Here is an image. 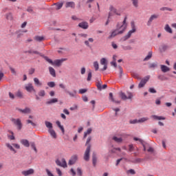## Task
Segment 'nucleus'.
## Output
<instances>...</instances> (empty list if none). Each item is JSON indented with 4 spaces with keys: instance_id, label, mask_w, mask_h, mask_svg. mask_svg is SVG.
Wrapping results in <instances>:
<instances>
[{
    "instance_id": "nucleus-31",
    "label": "nucleus",
    "mask_w": 176,
    "mask_h": 176,
    "mask_svg": "<svg viewBox=\"0 0 176 176\" xmlns=\"http://www.w3.org/2000/svg\"><path fill=\"white\" fill-rule=\"evenodd\" d=\"M26 53H29V54H38L39 56H41V52L34 50H30L26 52Z\"/></svg>"
},
{
    "instance_id": "nucleus-19",
    "label": "nucleus",
    "mask_w": 176,
    "mask_h": 176,
    "mask_svg": "<svg viewBox=\"0 0 176 176\" xmlns=\"http://www.w3.org/2000/svg\"><path fill=\"white\" fill-rule=\"evenodd\" d=\"M65 8H71L72 9H75V2L74 1H67L65 3Z\"/></svg>"
},
{
    "instance_id": "nucleus-5",
    "label": "nucleus",
    "mask_w": 176,
    "mask_h": 176,
    "mask_svg": "<svg viewBox=\"0 0 176 176\" xmlns=\"http://www.w3.org/2000/svg\"><path fill=\"white\" fill-rule=\"evenodd\" d=\"M91 148V145L88 144L86 151L85 152L84 154V160H85V162H89V160H90V149Z\"/></svg>"
},
{
    "instance_id": "nucleus-51",
    "label": "nucleus",
    "mask_w": 176,
    "mask_h": 176,
    "mask_svg": "<svg viewBox=\"0 0 176 176\" xmlns=\"http://www.w3.org/2000/svg\"><path fill=\"white\" fill-rule=\"evenodd\" d=\"M47 86L49 87H54L56 86V82H53V81H51V82H48L47 83Z\"/></svg>"
},
{
    "instance_id": "nucleus-41",
    "label": "nucleus",
    "mask_w": 176,
    "mask_h": 176,
    "mask_svg": "<svg viewBox=\"0 0 176 176\" xmlns=\"http://www.w3.org/2000/svg\"><path fill=\"white\" fill-rule=\"evenodd\" d=\"M92 129L91 128H89L86 132L84 133V138H86L89 134H91Z\"/></svg>"
},
{
    "instance_id": "nucleus-29",
    "label": "nucleus",
    "mask_w": 176,
    "mask_h": 176,
    "mask_svg": "<svg viewBox=\"0 0 176 176\" xmlns=\"http://www.w3.org/2000/svg\"><path fill=\"white\" fill-rule=\"evenodd\" d=\"M38 97H41V98L45 97L46 96V91H45V89H41L38 92Z\"/></svg>"
},
{
    "instance_id": "nucleus-58",
    "label": "nucleus",
    "mask_w": 176,
    "mask_h": 176,
    "mask_svg": "<svg viewBox=\"0 0 176 176\" xmlns=\"http://www.w3.org/2000/svg\"><path fill=\"white\" fill-rule=\"evenodd\" d=\"M148 91H149V93H151L153 94H155L157 93L156 89H155V88H152V87L148 89Z\"/></svg>"
},
{
    "instance_id": "nucleus-55",
    "label": "nucleus",
    "mask_w": 176,
    "mask_h": 176,
    "mask_svg": "<svg viewBox=\"0 0 176 176\" xmlns=\"http://www.w3.org/2000/svg\"><path fill=\"white\" fill-rule=\"evenodd\" d=\"M129 123H130V124H137V123H140V122H139L138 120L135 119V120H131L129 121Z\"/></svg>"
},
{
    "instance_id": "nucleus-10",
    "label": "nucleus",
    "mask_w": 176,
    "mask_h": 176,
    "mask_svg": "<svg viewBox=\"0 0 176 176\" xmlns=\"http://www.w3.org/2000/svg\"><path fill=\"white\" fill-rule=\"evenodd\" d=\"M12 122H14V124H16L19 130H21V127H23V124H21V120L20 119H12Z\"/></svg>"
},
{
    "instance_id": "nucleus-37",
    "label": "nucleus",
    "mask_w": 176,
    "mask_h": 176,
    "mask_svg": "<svg viewBox=\"0 0 176 176\" xmlns=\"http://www.w3.org/2000/svg\"><path fill=\"white\" fill-rule=\"evenodd\" d=\"M122 49L124 50H133V47L130 45H122L121 46Z\"/></svg>"
},
{
    "instance_id": "nucleus-13",
    "label": "nucleus",
    "mask_w": 176,
    "mask_h": 176,
    "mask_svg": "<svg viewBox=\"0 0 176 176\" xmlns=\"http://www.w3.org/2000/svg\"><path fill=\"white\" fill-rule=\"evenodd\" d=\"M64 61H67V58L57 59L54 61L52 65H56V67H60Z\"/></svg>"
},
{
    "instance_id": "nucleus-35",
    "label": "nucleus",
    "mask_w": 176,
    "mask_h": 176,
    "mask_svg": "<svg viewBox=\"0 0 176 176\" xmlns=\"http://www.w3.org/2000/svg\"><path fill=\"white\" fill-rule=\"evenodd\" d=\"M162 12H166V10H168V12H173V8H168V7H162L160 9Z\"/></svg>"
},
{
    "instance_id": "nucleus-54",
    "label": "nucleus",
    "mask_w": 176,
    "mask_h": 176,
    "mask_svg": "<svg viewBox=\"0 0 176 176\" xmlns=\"http://www.w3.org/2000/svg\"><path fill=\"white\" fill-rule=\"evenodd\" d=\"M116 30L118 31H122V34L124 32V31H126V30H123V28H122V25H120L119 24H117Z\"/></svg>"
},
{
    "instance_id": "nucleus-49",
    "label": "nucleus",
    "mask_w": 176,
    "mask_h": 176,
    "mask_svg": "<svg viewBox=\"0 0 176 176\" xmlns=\"http://www.w3.org/2000/svg\"><path fill=\"white\" fill-rule=\"evenodd\" d=\"M94 67L96 71H97L98 69H100V66L98 65V61H94Z\"/></svg>"
},
{
    "instance_id": "nucleus-4",
    "label": "nucleus",
    "mask_w": 176,
    "mask_h": 176,
    "mask_svg": "<svg viewBox=\"0 0 176 176\" xmlns=\"http://www.w3.org/2000/svg\"><path fill=\"white\" fill-rule=\"evenodd\" d=\"M160 15L159 14H153L150 16L148 21H147V26L148 27H151V25H152V23H153V21H155V20H157V19H159Z\"/></svg>"
},
{
    "instance_id": "nucleus-62",
    "label": "nucleus",
    "mask_w": 176,
    "mask_h": 176,
    "mask_svg": "<svg viewBox=\"0 0 176 176\" xmlns=\"http://www.w3.org/2000/svg\"><path fill=\"white\" fill-rule=\"evenodd\" d=\"M45 171L47 176H54V175H53V173H52V172L49 169H45Z\"/></svg>"
},
{
    "instance_id": "nucleus-45",
    "label": "nucleus",
    "mask_w": 176,
    "mask_h": 176,
    "mask_svg": "<svg viewBox=\"0 0 176 176\" xmlns=\"http://www.w3.org/2000/svg\"><path fill=\"white\" fill-rule=\"evenodd\" d=\"M6 18L7 19V20H12L13 19V15L11 12L7 13L6 14Z\"/></svg>"
},
{
    "instance_id": "nucleus-2",
    "label": "nucleus",
    "mask_w": 176,
    "mask_h": 176,
    "mask_svg": "<svg viewBox=\"0 0 176 176\" xmlns=\"http://www.w3.org/2000/svg\"><path fill=\"white\" fill-rule=\"evenodd\" d=\"M45 127L48 129V133L50 134L52 138H57V133H56V131L53 129V124L49 121H45Z\"/></svg>"
},
{
    "instance_id": "nucleus-30",
    "label": "nucleus",
    "mask_w": 176,
    "mask_h": 176,
    "mask_svg": "<svg viewBox=\"0 0 176 176\" xmlns=\"http://www.w3.org/2000/svg\"><path fill=\"white\" fill-rule=\"evenodd\" d=\"M148 68L150 69H155V68H157V62H154L153 63H150L148 65Z\"/></svg>"
},
{
    "instance_id": "nucleus-22",
    "label": "nucleus",
    "mask_w": 176,
    "mask_h": 176,
    "mask_svg": "<svg viewBox=\"0 0 176 176\" xmlns=\"http://www.w3.org/2000/svg\"><path fill=\"white\" fill-rule=\"evenodd\" d=\"M93 42H94V38H88V40L85 41L84 42L85 46H87V47H90V43H93Z\"/></svg>"
},
{
    "instance_id": "nucleus-39",
    "label": "nucleus",
    "mask_w": 176,
    "mask_h": 176,
    "mask_svg": "<svg viewBox=\"0 0 176 176\" xmlns=\"http://www.w3.org/2000/svg\"><path fill=\"white\" fill-rule=\"evenodd\" d=\"M118 69H119V78L120 79H122V78H123V68L119 66Z\"/></svg>"
},
{
    "instance_id": "nucleus-61",
    "label": "nucleus",
    "mask_w": 176,
    "mask_h": 176,
    "mask_svg": "<svg viewBox=\"0 0 176 176\" xmlns=\"http://www.w3.org/2000/svg\"><path fill=\"white\" fill-rule=\"evenodd\" d=\"M90 141H91V136L88 137V138H87V142H86V144H85V145H86L87 146H88L89 145H90V144H90Z\"/></svg>"
},
{
    "instance_id": "nucleus-6",
    "label": "nucleus",
    "mask_w": 176,
    "mask_h": 176,
    "mask_svg": "<svg viewBox=\"0 0 176 176\" xmlns=\"http://www.w3.org/2000/svg\"><path fill=\"white\" fill-rule=\"evenodd\" d=\"M150 78L151 77L149 76H147L144 77L143 79H142L138 85L139 89L144 87V86H145V85H146V82H148V80H149Z\"/></svg>"
},
{
    "instance_id": "nucleus-38",
    "label": "nucleus",
    "mask_w": 176,
    "mask_h": 176,
    "mask_svg": "<svg viewBox=\"0 0 176 176\" xmlns=\"http://www.w3.org/2000/svg\"><path fill=\"white\" fill-rule=\"evenodd\" d=\"M157 78L160 80H168V78H167V77L164 76V75H163V74L158 75Z\"/></svg>"
},
{
    "instance_id": "nucleus-40",
    "label": "nucleus",
    "mask_w": 176,
    "mask_h": 176,
    "mask_svg": "<svg viewBox=\"0 0 176 176\" xmlns=\"http://www.w3.org/2000/svg\"><path fill=\"white\" fill-rule=\"evenodd\" d=\"M16 97H18L19 98H23V92L21 91L18 90L15 94Z\"/></svg>"
},
{
    "instance_id": "nucleus-64",
    "label": "nucleus",
    "mask_w": 176,
    "mask_h": 176,
    "mask_svg": "<svg viewBox=\"0 0 176 176\" xmlns=\"http://www.w3.org/2000/svg\"><path fill=\"white\" fill-rule=\"evenodd\" d=\"M111 46H112L113 49H115V50L118 49V45L116 43H115V42L111 43Z\"/></svg>"
},
{
    "instance_id": "nucleus-1",
    "label": "nucleus",
    "mask_w": 176,
    "mask_h": 176,
    "mask_svg": "<svg viewBox=\"0 0 176 176\" xmlns=\"http://www.w3.org/2000/svg\"><path fill=\"white\" fill-rule=\"evenodd\" d=\"M59 87L60 89H63V90H64L65 93L66 94H68V96L71 98H76V94H78V91H76V90L74 89V90H73V91H68V89H67V86H65V85H64L63 83H60Z\"/></svg>"
},
{
    "instance_id": "nucleus-17",
    "label": "nucleus",
    "mask_w": 176,
    "mask_h": 176,
    "mask_svg": "<svg viewBox=\"0 0 176 176\" xmlns=\"http://www.w3.org/2000/svg\"><path fill=\"white\" fill-rule=\"evenodd\" d=\"M109 100L112 102H115V104H120V101L115 100L113 98V94L112 92L109 93Z\"/></svg>"
},
{
    "instance_id": "nucleus-20",
    "label": "nucleus",
    "mask_w": 176,
    "mask_h": 176,
    "mask_svg": "<svg viewBox=\"0 0 176 176\" xmlns=\"http://www.w3.org/2000/svg\"><path fill=\"white\" fill-rule=\"evenodd\" d=\"M160 68H161L162 72H164V74H166V72H170V67H167L166 65H161Z\"/></svg>"
},
{
    "instance_id": "nucleus-34",
    "label": "nucleus",
    "mask_w": 176,
    "mask_h": 176,
    "mask_svg": "<svg viewBox=\"0 0 176 176\" xmlns=\"http://www.w3.org/2000/svg\"><path fill=\"white\" fill-rule=\"evenodd\" d=\"M44 39H45V37L42 36H34V41H36V42H42V41H43Z\"/></svg>"
},
{
    "instance_id": "nucleus-36",
    "label": "nucleus",
    "mask_w": 176,
    "mask_h": 176,
    "mask_svg": "<svg viewBox=\"0 0 176 176\" xmlns=\"http://www.w3.org/2000/svg\"><path fill=\"white\" fill-rule=\"evenodd\" d=\"M113 141H115V142L118 143H120L122 142V141H123V139L122 138H118L116 136L113 137Z\"/></svg>"
},
{
    "instance_id": "nucleus-43",
    "label": "nucleus",
    "mask_w": 176,
    "mask_h": 176,
    "mask_svg": "<svg viewBox=\"0 0 176 176\" xmlns=\"http://www.w3.org/2000/svg\"><path fill=\"white\" fill-rule=\"evenodd\" d=\"M133 140L134 141H140L142 146H145V142H144V140H142V139H140L138 138H134Z\"/></svg>"
},
{
    "instance_id": "nucleus-53",
    "label": "nucleus",
    "mask_w": 176,
    "mask_h": 176,
    "mask_svg": "<svg viewBox=\"0 0 176 176\" xmlns=\"http://www.w3.org/2000/svg\"><path fill=\"white\" fill-rule=\"evenodd\" d=\"M102 82H98L96 85L97 87H98V89L99 90H102Z\"/></svg>"
},
{
    "instance_id": "nucleus-47",
    "label": "nucleus",
    "mask_w": 176,
    "mask_h": 176,
    "mask_svg": "<svg viewBox=\"0 0 176 176\" xmlns=\"http://www.w3.org/2000/svg\"><path fill=\"white\" fill-rule=\"evenodd\" d=\"M6 146L9 148V149H10V151H12V152H14V153H16V150L13 148V146H12V145H10V144H9V143H7L6 144Z\"/></svg>"
},
{
    "instance_id": "nucleus-46",
    "label": "nucleus",
    "mask_w": 176,
    "mask_h": 176,
    "mask_svg": "<svg viewBox=\"0 0 176 176\" xmlns=\"http://www.w3.org/2000/svg\"><path fill=\"white\" fill-rule=\"evenodd\" d=\"M56 6V10H60V9H61V8H63V5H64L63 3H55Z\"/></svg>"
},
{
    "instance_id": "nucleus-48",
    "label": "nucleus",
    "mask_w": 176,
    "mask_h": 176,
    "mask_svg": "<svg viewBox=\"0 0 176 176\" xmlns=\"http://www.w3.org/2000/svg\"><path fill=\"white\" fill-rule=\"evenodd\" d=\"M26 123H27V124H30L32 126H33V127H36V124H35V122H32L31 120H27Z\"/></svg>"
},
{
    "instance_id": "nucleus-8",
    "label": "nucleus",
    "mask_w": 176,
    "mask_h": 176,
    "mask_svg": "<svg viewBox=\"0 0 176 176\" xmlns=\"http://www.w3.org/2000/svg\"><path fill=\"white\" fill-rule=\"evenodd\" d=\"M25 89L26 91H28V93H32V91H36L35 88H34V85H32V83L29 82L25 86Z\"/></svg>"
},
{
    "instance_id": "nucleus-12",
    "label": "nucleus",
    "mask_w": 176,
    "mask_h": 176,
    "mask_svg": "<svg viewBox=\"0 0 176 176\" xmlns=\"http://www.w3.org/2000/svg\"><path fill=\"white\" fill-rule=\"evenodd\" d=\"M77 160L78 156L76 155L72 156L68 162L69 166H72L73 164H75Z\"/></svg>"
},
{
    "instance_id": "nucleus-26",
    "label": "nucleus",
    "mask_w": 176,
    "mask_h": 176,
    "mask_svg": "<svg viewBox=\"0 0 176 176\" xmlns=\"http://www.w3.org/2000/svg\"><path fill=\"white\" fill-rule=\"evenodd\" d=\"M21 144H22V145H24L26 148H28L30 146V142L25 139L21 140Z\"/></svg>"
},
{
    "instance_id": "nucleus-23",
    "label": "nucleus",
    "mask_w": 176,
    "mask_h": 176,
    "mask_svg": "<svg viewBox=\"0 0 176 176\" xmlns=\"http://www.w3.org/2000/svg\"><path fill=\"white\" fill-rule=\"evenodd\" d=\"M56 102H58V98H52L50 99V100L46 102L47 105H52V104H56Z\"/></svg>"
},
{
    "instance_id": "nucleus-11",
    "label": "nucleus",
    "mask_w": 176,
    "mask_h": 176,
    "mask_svg": "<svg viewBox=\"0 0 176 176\" xmlns=\"http://www.w3.org/2000/svg\"><path fill=\"white\" fill-rule=\"evenodd\" d=\"M120 34H123V31H118L117 29H116L111 33V35L109 36V39H112V38H115L116 35H119Z\"/></svg>"
},
{
    "instance_id": "nucleus-7",
    "label": "nucleus",
    "mask_w": 176,
    "mask_h": 176,
    "mask_svg": "<svg viewBox=\"0 0 176 176\" xmlns=\"http://www.w3.org/2000/svg\"><path fill=\"white\" fill-rule=\"evenodd\" d=\"M56 163L57 166H59L60 167H63V168H65L67 167V161H65V159L63 158L61 161L60 160H57L56 161Z\"/></svg>"
},
{
    "instance_id": "nucleus-52",
    "label": "nucleus",
    "mask_w": 176,
    "mask_h": 176,
    "mask_svg": "<svg viewBox=\"0 0 176 176\" xmlns=\"http://www.w3.org/2000/svg\"><path fill=\"white\" fill-rule=\"evenodd\" d=\"M44 58H45V60L47 61V63L51 64V65H53L54 62H53V60H52V59L49 58V57H47V56H45Z\"/></svg>"
},
{
    "instance_id": "nucleus-57",
    "label": "nucleus",
    "mask_w": 176,
    "mask_h": 176,
    "mask_svg": "<svg viewBox=\"0 0 176 176\" xmlns=\"http://www.w3.org/2000/svg\"><path fill=\"white\" fill-rule=\"evenodd\" d=\"M126 94H127V98L128 100H131V98H133V93L130 92V91H126Z\"/></svg>"
},
{
    "instance_id": "nucleus-33",
    "label": "nucleus",
    "mask_w": 176,
    "mask_h": 176,
    "mask_svg": "<svg viewBox=\"0 0 176 176\" xmlns=\"http://www.w3.org/2000/svg\"><path fill=\"white\" fill-rule=\"evenodd\" d=\"M126 20H127V16H125L122 22V25H121V28H122V30H126V28H127V23H126Z\"/></svg>"
},
{
    "instance_id": "nucleus-18",
    "label": "nucleus",
    "mask_w": 176,
    "mask_h": 176,
    "mask_svg": "<svg viewBox=\"0 0 176 176\" xmlns=\"http://www.w3.org/2000/svg\"><path fill=\"white\" fill-rule=\"evenodd\" d=\"M151 118L153 119V120H166V118L164 116H158L156 115H152Z\"/></svg>"
},
{
    "instance_id": "nucleus-15",
    "label": "nucleus",
    "mask_w": 176,
    "mask_h": 176,
    "mask_svg": "<svg viewBox=\"0 0 176 176\" xmlns=\"http://www.w3.org/2000/svg\"><path fill=\"white\" fill-rule=\"evenodd\" d=\"M78 27L80 28H82V30H87V28H89V23L86 22V21L80 22L78 24Z\"/></svg>"
},
{
    "instance_id": "nucleus-16",
    "label": "nucleus",
    "mask_w": 176,
    "mask_h": 176,
    "mask_svg": "<svg viewBox=\"0 0 176 176\" xmlns=\"http://www.w3.org/2000/svg\"><path fill=\"white\" fill-rule=\"evenodd\" d=\"M34 82V85L35 86H36V87H42L43 86V83L39 80V78H34L33 79Z\"/></svg>"
},
{
    "instance_id": "nucleus-44",
    "label": "nucleus",
    "mask_w": 176,
    "mask_h": 176,
    "mask_svg": "<svg viewBox=\"0 0 176 176\" xmlns=\"http://www.w3.org/2000/svg\"><path fill=\"white\" fill-rule=\"evenodd\" d=\"M120 96L121 97L122 100H128L127 96L124 92L120 93Z\"/></svg>"
},
{
    "instance_id": "nucleus-3",
    "label": "nucleus",
    "mask_w": 176,
    "mask_h": 176,
    "mask_svg": "<svg viewBox=\"0 0 176 176\" xmlns=\"http://www.w3.org/2000/svg\"><path fill=\"white\" fill-rule=\"evenodd\" d=\"M131 27H132V29L128 32L127 34H126L125 36L122 37V38H121L122 42H126V41H127V39H130V38H131V35H133V34H134V32H135V31H137L134 23H131Z\"/></svg>"
},
{
    "instance_id": "nucleus-25",
    "label": "nucleus",
    "mask_w": 176,
    "mask_h": 176,
    "mask_svg": "<svg viewBox=\"0 0 176 176\" xmlns=\"http://www.w3.org/2000/svg\"><path fill=\"white\" fill-rule=\"evenodd\" d=\"M92 164L94 166L97 164V155H96V153H93L92 154Z\"/></svg>"
},
{
    "instance_id": "nucleus-14",
    "label": "nucleus",
    "mask_w": 176,
    "mask_h": 176,
    "mask_svg": "<svg viewBox=\"0 0 176 176\" xmlns=\"http://www.w3.org/2000/svg\"><path fill=\"white\" fill-rule=\"evenodd\" d=\"M101 65H104L103 68L101 69V71H106L107 68H108V63H107V59L105 58H102L100 60Z\"/></svg>"
},
{
    "instance_id": "nucleus-42",
    "label": "nucleus",
    "mask_w": 176,
    "mask_h": 176,
    "mask_svg": "<svg viewBox=\"0 0 176 176\" xmlns=\"http://www.w3.org/2000/svg\"><path fill=\"white\" fill-rule=\"evenodd\" d=\"M147 120H149L148 117H144L138 120L139 123H144V122H147Z\"/></svg>"
},
{
    "instance_id": "nucleus-9",
    "label": "nucleus",
    "mask_w": 176,
    "mask_h": 176,
    "mask_svg": "<svg viewBox=\"0 0 176 176\" xmlns=\"http://www.w3.org/2000/svg\"><path fill=\"white\" fill-rule=\"evenodd\" d=\"M35 173V170L33 168H30L27 170H23L21 172L22 175L23 176H29L32 175Z\"/></svg>"
},
{
    "instance_id": "nucleus-27",
    "label": "nucleus",
    "mask_w": 176,
    "mask_h": 176,
    "mask_svg": "<svg viewBox=\"0 0 176 176\" xmlns=\"http://www.w3.org/2000/svg\"><path fill=\"white\" fill-rule=\"evenodd\" d=\"M49 72L50 75L52 76L53 78H56V70L54 69V68L50 67Z\"/></svg>"
},
{
    "instance_id": "nucleus-60",
    "label": "nucleus",
    "mask_w": 176,
    "mask_h": 176,
    "mask_svg": "<svg viewBox=\"0 0 176 176\" xmlns=\"http://www.w3.org/2000/svg\"><path fill=\"white\" fill-rule=\"evenodd\" d=\"M78 36H80V38H87L88 35L87 34L80 33L78 34Z\"/></svg>"
},
{
    "instance_id": "nucleus-28",
    "label": "nucleus",
    "mask_w": 176,
    "mask_h": 176,
    "mask_svg": "<svg viewBox=\"0 0 176 176\" xmlns=\"http://www.w3.org/2000/svg\"><path fill=\"white\" fill-rule=\"evenodd\" d=\"M164 30L166 32H168V34H173V29H171L170 25L166 24L164 27Z\"/></svg>"
},
{
    "instance_id": "nucleus-59",
    "label": "nucleus",
    "mask_w": 176,
    "mask_h": 176,
    "mask_svg": "<svg viewBox=\"0 0 176 176\" xmlns=\"http://www.w3.org/2000/svg\"><path fill=\"white\" fill-rule=\"evenodd\" d=\"M56 170L58 176H63V172H61V170H60V168H56Z\"/></svg>"
},
{
    "instance_id": "nucleus-50",
    "label": "nucleus",
    "mask_w": 176,
    "mask_h": 176,
    "mask_svg": "<svg viewBox=\"0 0 176 176\" xmlns=\"http://www.w3.org/2000/svg\"><path fill=\"white\" fill-rule=\"evenodd\" d=\"M134 8H138V0H131Z\"/></svg>"
},
{
    "instance_id": "nucleus-24",
    "label": "nucleus",
    "mask_w": 176,
    "mask_h": 176,
    "mask_svg": "<svg viewBox=\"0 0 176 176\" xmlns=\"http://www.w3.org/2000/svg\"><path fill=\"white\" fill-rule=\"evenodd\" d=\"M18 111L21 113H31V109L26 107L24 109H19Z\"/></svg>"
},
{
    "instance_id": "nucleus-63",
    "label": "nucleus",
    "mask_w": 176,
    "mask_h": 176,
    "mask_svg": "<svg viewBox=\"0 0 176 176\" xmlns=\"http://www.w3.org/2000/svg\"><path fill=\"white\" fill-rule=\"evenodd\" d=\"M77 175L82 176V169H80V168H77Z\"/></svg>"
},
{
    "instance_id": "nucleus-32",
    "label": "nucleus",
    "mask_w": 176,
    "mask_h": 176,
    "mask_svg": "<svg viewBox=\"0 0 176 176\" xmlns=\"http://www.w3.org/2000/svg\"><path fill=\"white\" fill-rule=\"evenodd\" d=\"M153 53L152 52V51H150L147 56L144 58V61H148V60H151V58H152V56H153Z\"/></svg>"
},
{
    "instance_id": "nucleus-21",
    "label": "nucleus",
    "mask_w": 176,
    "mask_h": 176,
    "mask_svg": "<svg viewBox=\"0 0 176 176\" xmlns=\"http://www.w3.org/2000/svg\"><path fill=\"white\" fill-rule=\"evenodd\" d=\"M110 12H112L113 13H115L117 16H120V12L118 11L116 8H115L113 6H110L109 7Z\"/></svg>"
},
{
    "instance_id": "nucleus-56",
    "label": "nucleus",
    "mask_w": 176,
    "mask_h": 176,
    "mask_svg": "<svg viewBox=\"0 0 176 176\" xmlns=\"http://www.w3.org/2000/svg\"><path fill=\"white\" fill-rule=\"evenodd\" d=\"M91 76H92L91 70H89V72L88 73V76H87V80L88 82H90V80H91Z\"/></svg>"
}]
</instances>
